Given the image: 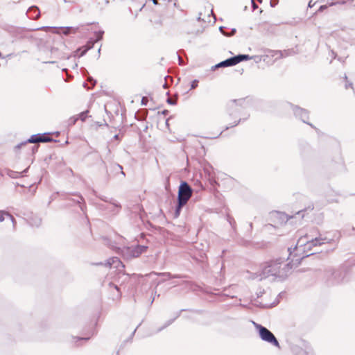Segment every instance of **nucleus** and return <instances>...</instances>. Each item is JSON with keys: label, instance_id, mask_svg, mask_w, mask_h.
I'll list each match as a JSON object with an SVG mask.
<instances>
[{"label": "nucleus", "instance_id": "nucleus-15", "mask_svg": "<svg viewBox=\"0 0 355 355\" xmlns=\"http://www.w3.org/2000/svg\"><path fill=\"white\" fill-rule=\"evenodd\" d=\"M78 340H89V338H78Z\"/></svg>", "mask_w": 355, "mask_h": 355}, {"label": "nucleus", "instance_id": "nucleus-13", "mask_svg": "<svg viewBox=\"0 0 355 355\" xmlns=\"http://www.w3.org/2000/svg\"><path fill=\"white\" fill-rule=\"evenodd\" d=\"M70 32V28H67L66 30L63 31V33H64L65 35L69 33Z\"/></svg>", "mask_w": 355, "mask_h": 355}, {"label": "nucleus", "instance_id": "nucleus-6", "mask_svg": "<svg viewBox=\"0 0 355 355\" xmlns=\"http://www.w3.org/2000/svg\"><path fill=\"white\" fill-rule=\"evenodd\" d=\"M248 59H249V55H239L229 58V59L220 62L218 64V66L219 67L234 66L242 61L247 60Z\"/></svg>", "mask_w": 355, "mask_h": 355}, {"label": "nucleus", "instance_id": "nucleus-4", "mask_svg": "<svg viewBox=\"0 0 355 355\" xmlns=\"http://www.w3.org/2000/svg\"><path fill=\"white\" fill-rule=\"evenodd\" d=\"M255 327L259 330L261 338L266 342H268L275 346H279V343L275 336L267 328L261 326V324H255Z\"/></svg>", "mask_w": 355, "mask_h": 355}, {"label": "nucleus", "instance_id": "nucleus-5", "mask_svg": "<svg viewBox=\"0 0 355 355\" xmlns=\"http://www.w3.org/2000/svg\"><path fill=\"white\" fill-rule=\"evenodd\" d=\"M248 59H249V55H239L229 58V59L220 62L218 64V66L219 67L234 66L242 61L247 60Z\"/></svg>", "mask_w": 355, "mask_h": 355}, {"label": "nucleus", "instance_id": "nucleus-2", "mask_svg": "<svg viewBox=\"0 0 355 355\" xmlns=\"http://www.w3.org/2000/svg\"><path fill=\"white\" fill-rule=\"evenodd\" d=\"M318 232L315 230H311L309 232L302 235L297 241V245L295 247L296 250H299V248L307 245L308 248L311 246L320 245L324 243H330L331 239L327 237H322L321 235L317 236Z\"/></svg>", "mask_w": 355, "mask_h": 355}, {"label": "nucleus", "instance_id": "nucleus-10", "mask_svg": "<svg viewBox=\"0 0 355 355\" xmlns=\"http://www.w3.org/2000/svg\"><path fill=\"white\" fill-rule=\"evenodd\" d=\"M5 216H8V217L12 218V216L10 214H8V213H6L3 211H0V221L1 222L4 220Z\"/></svg>", "mask_w": 355, "mask_h": 355}, {"label": "nucleus", "instance_id": "nucleus-12", "mask_svg": "<svg viewBox=\"0 0 355 355\" xmlns=\"http://www.w3.org/2000/svg\"><path fill=\"white\" fill-rule=\"evenodd\" d=\"M198 84V80H193L191 83V89H195L196 87H197Z\"/></svg>", "mask_w": 355, "mask_h": 355}, {"label": "nucleus", "instance_id": "nucleus-16", "mask_svg": "<svg viewBox=\"0 0 355 355\" xmlns=\"http://www.w3.org/2000/svg\"><path fill=\"white\" fill-rule=\"evenodd\" d=\"M324 7H325V6H320V10H322Z\"/></svg>", "mask_w": 355, "mask_h": 355}, {"label": "nucleus", "instance_id": "nucleus-11", "mask_svg": "<svg viewBox=\"0 0 355 355\" xmlns=\"http://www.w3.org/2000/svg\"><path fill=\"white\" fill-rule=\"evenodd\" d=\"M354 0H336V3H352Z\"/></svg>", "mask_w": 355, "mask_h": 355}, {"label": "nucleus", "instance_id": "nucleus-8", "mask_svg": "<svg viewBox=\"0 0 355 355\" xmlns=\"http://www.w3.org/2000/svg\"><path fill=\"white\" fill-rule=\"evenodd\" d=\"M88 112H89L87 110L80 113L78 115L71 117L69 120V124L71 125H75L78 119L81 120L83 122L85 121L88 116Z\"/></svg>", "mask_w": 355, "mask_h": 355}, {"label": "nucleus", "instance_id": "nucleus-3", "mask_svg": "<svg viewBox=\"0 0 355 355\" xmlns=\"http://www.w3.org/2000/svg\"><path fill=\"white\" fill-rule=\"evenodd\" d=\"M192 189L186 182L181 183L178 190V205L176 210L177 215L179 214L182 207L187 203L192 196Z\"/></svg>", "mask_w": 355, "mask_h": 355}, {"label": "nucleus", "instance_id": "nucleus-14", "mask_svg": "<svg viewBox=\"0 0 355 355\" xmlns=\"http://www.w3.org/2000/svg\"><path fill=\"white\" fill-rule=\"evenodd\" d=\"M50 28L49 27H42V28H38L39 30H44V31H47L49 30Z\"/></svg>", "mask_w": 355, "mask_h": 355}, {"label": "nucleus", "instance_id": "nucleus-9", "mask_svg": "<svg viewBox=\"0 0 355 355\" xmlns=\"http://www.w3.org/2000/svg\"><path fill=\"white\" fill-rule=\"evenodd\" d=\"M146 250V247L143 245H137L132 252L134 257H138L141 253L144 252Z\"/></svg>", "mask_w": 355, "mask_h": 355}, {"label": "nucleus", "instance_id": "nucleus-1", "mask_svg": "<svg viewBox=\"0 0 355 355\" xmlns=\"http://www.w3.org/2000/svg\"><path fill=\"white\" fill-rule=\"evenodd\" d=\"M288 259L291 261L287 263H285L284 260L282 258L272 259L266 261L262 266L261 275L264 278L270 276L283 277L286 275L291 269L300 265L301 258L299 257L294 260V257H293V255L290 254Z\"/></svg>", "mask_w": 355, "mask_h": 355}, {"label": "nucleus", "instance_id": "nucleus-17", "mask_svg": "<svg viewBox=\"0 0 355 355\" xmlns=\"http://www.w3.org/2000/svg\"><path fill=\"white\" fill-rule=\"evenodd\" d=\"M311 1L309 2V6L310 7L311 6Z\"/></svg>", "mask_w": 355, "mask_h": 355}, {"label": "nucleus", "instance_id": "nucleus-7", "mask_svg": "<svg viewBox=\"0 0 355 355\" xmlns=\"http://www.w3.org/2000/svg\"><path fill=\"white\" fill-rule=\"evenodd\" d=\"M52 139L47 134H37L32 135L28 139V143L35 144L40 142H49L51 141Z\"/></svg>", "mask_w": 355, "mask_h": 355}]
</instances>
